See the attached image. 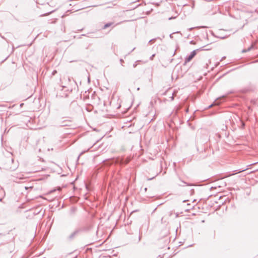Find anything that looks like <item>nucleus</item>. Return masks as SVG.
Listing matches in <instances>:
<instances>
[{"instance_id":"nucleus-26","label":"nucleus","mask_w":258,"mask_h":258,"mask_svg":"<svg viewBox=\"0 0 258 258\" xmlns=\"http://www.w3.org/2000/svg\"><path fill=\"white\" fill-rule=\"evenodd\" d=\"M178 185H179V186H184V185H182V184H179Z\"/></svg>"},{"instance_id":"nucleus-20","label":"nucleus","mask_w":258,"mask_h":258,"mask_svg":"<svg viewBox=\"0 0 258 258\" xmlns=\"http://www.w3.org/2000/svg\"><path fill=\"white\" fill-rule=\"evenodd\" d=\"M224 97H225V96H222L221 97H220V98H219L217 99V100H218V99H221V98H224Z\"/></svg>"},{"instance_id":"nucleus-15","label":"nucleus","mask_w":258,"mask_h":258,"mask_svg":"<svg viewBox=\"0 0 258 258\" xmlns=\"http://www.w3.org/2000/svg\"><path fill=\"white\" fill-rule=\"evenodd\" d=\"M182 182L184 184H185V185H188H188H190V184H188V183H186V182H185V181H182Z\"/></svg>"},{"instance_id":"nucleus-13","label":"nucleus","mask_w":258,"mask_h":258,"mask_svg":"<svg viewBox=\"0 0 258 258\" xmlns=\"http://www.w3.org/2000/svg\"><path fill=\"white\" fill-rule=\"evenodd\" d=\"M0 36L2 37V38L5 40L6 41H7V42H8V41L7 40V39L4 36H2L1 33H0Z\"/></svg>"},{"instance_id":"nucleus-25","label":"nucleus","mask_w":258,"mask_h":258,"mask_svg":"<svg viewBox=\"0 0 258 258\" xmlns=\"http://www.w3.org/2000/svg\"><path fill=\"white\" fill-rule=\"evenodd\" d=\"M171 99H172V100L174 99V97H173V96H172V97H171Z\"/></svg>"},{"instance_id":"nucleus-9","label":"nucleus","mask_w":258,"mask_h":258,"mask_svg":"<svg viewBox=\"0 0 258 258\" xmlns=\"http://www.w3.org/2000/svg\"><path fill=\"white\" fill-rule=\"evenodd\" d=\"M141 61H141V60H137V61H136V62H135V63H134V64H133V67H134V68H135L137 67V62H141Z\"/></svg>"},{"instance_id":"nucleus-6","label":"nucleus","mask_w":258,"mask_h":258,"mask_svg":"<svg viewBox=\"0 0 258 258\" xmlns=\"http://www.w3.org/2000/svg\"><path fill=\"white\" fill-rule=\"evenodd\" d=\"M254 48V45L253 44H251L250 45V46H249L248 48H247V51H250L251 50H252L253 48Z\"/></svg>"},{"instance_id":"nucleus-2","label":"nucleus","mask_w":258,"mask_h":258,"mask_svg":"<svg viewBox=\"0 0 258 258\" xmlns=\"http://www.w3.org/2000/svg\"><path fill=\"white\" fill-rule=\"evenodd\" d=\"M203 47H201V48L196 49V50H194L192 51H191V53H190V54L185 58V63L190 61L195 56V55L197 54V51H199V50H209V49H204Z\"/></svg>"},{"instance_id":"nucleus-33","label":"nucleus","mask_w":258,"mask_h":258,"mask_svg":"<svg viewBox=\"0 0 258 258\" xmlns=\"http://www.w3.org/2000/svg\"><path fill=\"white\" fill-rule=\"evenodd\" d=\"M165 173H166V172L165 171V172H164L163 174H164Z\"/></svg>"},{"instance_id":"nucleus-5","label":"nucleus","mask_w":258,"mask_h":258,"mask_svg":"<svg viewBox=\"0 0 258 258\" xmlns=\"http://www.w3.org/2000/svg\"><path fill=\"white\" fill-rule=\"evenodd\" d=\"M114 25V22H109V23H107L106 24H105L102 27V29L104 30V29H106L107 28L112 26V25Z\"/></svg>"},{"instance_id":"nucleus-29","label":"nucleus","mask_w":258,"mask_h":258,"mask_svg":"<svg viewBox=\"0 0 258 258\" xmlns=\"http://www.w3.org/2000/svg\"><path fill=\"white\" fill-rule=\"evenodd\" d=\"M65 125H67V124H63L62 125V126H65Z\"/></svg>"},{"instance_id":"nucleus-11","label":"nucleus","mask_w":258,"mask_h":258,"mask_svg":"<svg viewBox=\"0 0 258 258\" xmlns=\"http://www.w3.org/2000/svg\"><path fill=\"white\" fill-rule=\"evenodd\" d=\"M155 55H156L155 54H152V55L150 56V59L151 60H152L154 59V57H155Z\"/></svg>"},{"instance_id":"nucleus-23","label":"nucleus","mask_w":258,"mask_h":258,"mask_svg":"<svg viewBox=\"0 0 258 258\" xmlns=\"http://www.w3.org/2000/svg\"><path fill=\"white\" fill-rule=\"evenodd\" d=\"M172 34L170 35V38H172Z\"/></svg>"},{"instance_id":"nucleus-18","label":"nucleus","mask_w":258,"mask_h":258,"mask_svg":"<svg viewBox=\"0 0 258 258\" xmlns=\"http://www.w3.org/2000/svg\"><path fill=\"white\" fill-rule=\"evenodd\" d=\"M163 256L162 255H159L157 257V258H163Z\"/></svg>"},{"instance_id":"nucleus-1","label":"nucleus","mask_w":258,"mask_h":258,"mask_svg":"<svg viewBox=\"0 0 258 258\" xmlns=\"http://www.w3.org/2000/svg\"><path fill=\"white\" fill-rule=\"evenodd\" d=\"M131 160V159L129 158H127L126 159L123 158H118L116 159H107L103 161L104 165L106 166H110L114 163L116 164H119L120 165L126 164H127Z\"/></svg>"},{"instance_id":"nucleus-24","label":"nucleus","mask_w":258,"mask_h":258,"mask_svg":"<svg viewBox=\"0 0 258 258\" xmlns=\"http://www.w3.org/2000/svg\"><path fill=\"white\" fill-rule=\"evenodd\" d=\"M212 105H213L212 104L210 105L209 106V108L211 107L212 106Z\"/></svg>"},{"instance_id":"nucleus-28","label":"nucleus","mask_w":258,"mask_h":258,"mask_svg":"<svg viewBox=\"0 0 258 258\" xmlns=\"http://www.w3.org/2000/svg\"><path fill=\"white\" fill-rule=\"evenodd\" d=\"M147 190V187L145 188V190L146 191Z\"/></svg>"},{"instance_id":"nucleus-27","label":"nucleus","mask_w":258,"mask_h":258,"mask_svg":"<svg viewBox=\"0 0 258 258\" xmlns=\"http://www.w3.org/2000/svg\"><path fill=\"white\" fill-rule=\"evenodd\" d=\"M172 18H173L172 17H170V18H169V20H171V19H172Z\"/></svg>"},{"instance_id":"nucleus-30","label":"nucleus","mask_w":258,"mask_h":258,"mask_svg":"<svg viewBox=\"0 0 258 258\" xmlns=\"http://www.w3.org/2000/svg\"><path fill=\"white\" fill-rule=\"evenodd\" d=\"M55 72H56V71H54L53 72V74H55Z\"/></svg>"},{"instance_id":"nucleus-32","label":"nucleus","mask_w":258,"mask_h":258,"mask_svg":"<svg viewBox=\"0 0 258 258\" xmlns=\"http://www.w3.org/2000/svg\"><path fill=\"white\" fill-rule=\"evenodd\" d=\"M192 42H193L192 41H191L190 43H192Z\"/></svg>"},{"instance_id":"nucleus-31","label":"nucleus","mask_w":258,"mask_h":258,"mask_svg":"<svg viewBox=\"0 0 258 258\" xmlns=\"http://www.w3.org/2000/svg\"><path fill=\"white\" fill-rule=\"evenodd\" d=\"M55 72H56V71H54L53 72V74H55Z\"/></svg>"},{"instance_id":"nucleus-7","label":"nucleus","mask_w":258,"mask_h":258,"mask_svg":"<svg viewBox=\"0 0 258 258\" xmlns=\"http://www.w3.org/2000/svg\"><path fill=\"white\" fill-rule=\"evenodd\" d=\"M89 34L90 35V36H88L89 37H91V38L96 37V36H95L94 34H93V33H90V34Z\"/></svg>"},{"instance_id":"nucleus-17","label":"nucleus","mask_w":258,"mask_h":258,"mask_svg":"<svg viewBox=\"0 0 258 258\" xmlns=\"http://www.w3.org/2000/svg\"><path fill=\"white\" fill-rule=\"evenodd\" d=\"M72 212H75L76 211V209L75 208H72L71 209Z\"/></svg>"},{"instance_id":"nucleus-3","label":"nucleus","mask_w":258,"mask_h":258,"mask_svg":"<svg viewBox=\"0 0 258 258\" xmlns=\"http://www.w3.org/2000/svg\"><path fill=\"white\" fill-rule=\"evenodd\" d=\"M8 162L9 163H12L13 164V165L12 166H6L5 167V169L7 170H9L11 171H14L18 167V162H16V163H14V160L12 158L11 159L8 160Z\"/></svg>"},{"instance_id":"nucleus-8","label":"nucleus","mask_w":258,"mask_h":258,"mask_svg":"<svg viewBox=\"0 0 258 258\" xmlns=\"http://www.w3.org/2000/svg\"><path fill=\"white\" fill-rule=\"evenodd\" d=\"M217 37L221 39H225L226 38H227V36H223V35H221V36H217Z\"/></svg>"},{"instance_id":"nucleus-10","label":"nucleus","mask_w":258,"mask_h":258,"mask_svg":"<svg viewBox=\"0 0 258 258\" xmlns=\"http://www.w3.org/2000/svg\"><path fill=\"white\" fill-rule=\"evenodd\" d=\"M240 121H241V127L242 128H244L245 127V123L243 121H241V120H240Z\"/></svg>"},{"instance_id":"nucleus-12","label":"nucleus","mask_w":258,"mask_h":258,"mask_svg":"<svg viewBox=\"0 0 258 258\" xmlns=\"http://www.w3.org/2000/svg\"><path fill=\"white\" fill-rule=\"evenodd\" d=\"M157 39V38H154V39H152L150 40L149 41V43H150V42H155V41H156V40Z\"/></svg>"},{"instance_id":"nucleus-4","label":"nucleus","mask_w":258,"mask_h":258,"mask_svg":"<svg viewBox=\"0 0 258 258\" xmlns=\"http://www.w3.org/2000/svg\"><path fill=\"white\" fill-rule=\"evenodd\" d=\"M85 229L84 228H80L76 229L72 233H71L69 236L68 237V239L69 240H72L80 232L85 230Z\"/></svg>"},{"instance_id":"nucleus-19","label":"nucleus","mask_w":258,"mask_h":258,"mask_svg":"<svg viewBox=\"0 0 258 258\" xmlns=\"http://www.w3.org/2000/svg\"><path fill=\"white\" fill-rule=\"evenodd\" d=\"M136 49V47H134L132 50V51L128 53V54H130L131 52H132V51H133L135 49Z\"/></svg>"},{"instance_id":"nucleus-16","label":"nucleus","mask_w":258,"mask_h":258,"mask_svg":"<svg viewBox=\"0 0 258 258\" xmlns=\"http://www.w3.org/2000/svg\"><path fill=\"white\" fill-rule=\"evenodd\" d=\"M241 52H242V53H244V52H248V51H247V49H243V50L241 51Z\"/></svg>"},{"instance_id":"nucleus-14","label":"nucleus","mask_w":258,"mask_h":258,"mask_svg":"<svg viewBox=\"0 0 258 258\" xmlns=\"http://www.w3.org/2000/svg\"><path fill=\"white\" fill-rule=\"evenodd\" d=\"M246 169H247V168L241 169V170H239L237 173H240L242 171L246 170Z\"/></svg>"},{"instance_id":"nucleus-21","label":"nucleus","mask_w":258,"mask_h":258,"mask_svg":"<svg viewBox=\"0 0 258 258\" xmlns=\"http://www.w3.org/2000/svg\"><path fill=\"white\" fill-rule=\"evenodd\" d=\"M120 61L121 63L123 62V60L122 59H120Z\"/></svg>"},{"instance_id":"nucleus-22","label":"nucleus","mask_w":258,"mask_h":258,"mask_svg":"<svg viewBox=\"0 0 258 258\" xmlns=\"http://www.w3.org/2000/svg\"><path fill=\"white\" fill-rule=\"evenodd\" d=\"M215 103L216 104H218L219 103L217 102V101H215Z\"/></svg>"}]
</instances>
